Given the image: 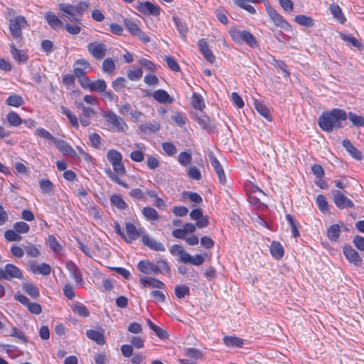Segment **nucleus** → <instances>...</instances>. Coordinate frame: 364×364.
I'll list each match as a JSON object with an SVG mask.
<instances>
[{
	"label": "nucleus",
	"mask_w": 364,
	"mask_h": 364,
	"mask_svg": "<svg viewBox=\"0 0 364 364\" xmlns=\"http://www.w3.org/2000/svg\"><path fill=\"white\" fill-rule=\"evenodd\" d=\"M73 311L82 317H88L90 316V311L82 304L77 303L71 306Z\"/></svg>",
	"instance_id": "nucleus-35"
},
{
	"label": "nucleus",
	"mask_w": 364,
	"mask_h": 364,
	"mask_svg": "<svg viewBox=\"0 0 364 364\" xmlns=\"http://www.w3.org/2000/svg\"><path fill=\"white\" fill-rule=\"evenodd\" d=\"M6 102L10 106L18 107L21 106L24 103V101L21 96L11 95L7 98Z\"/></svg>",
	"instance_id": "nucleus-50"
},
{
	"label": "nucleus",
	"mask_w": 364,
	"mask_h": 364,
	"mask_svg": "<svg viewBox=\"0 0 364 364\" xmlns=\"http://www.w3.org/2000/svg\"><path fill=\"white\" fill-rule=\"evenodd\" d=\"M347 113L341 109H333L330 112H323L318 118L321 129L327 132L338 129L343 127V122L346 121Z\"/></svg>",
	"instance_id": "nucleus-1"
},
{
	"label": "nucleus",
	"mask_w": 364,
	"mask_h": 364,
	"mask_svg": "<svg viewBox=\"0 0 364 364\" xmlns=\"http://www.w3.org/2000/svg\"><path fill=\"white\" fill-rule=\"evenodd\" d=\"M124 23L130 33L134 36H136L140 30L139 27L132 20L126 18L124 19Z\"/></svg>",
	"instance_id": "nucleus-56"
},
{
	"label": "nucleus",
	"mask_w": 364,
	"mask_h": 364,
	"mask_svg": "<svg viewBox=\"0 0 364 364\" xmlns=\"http://www.w3.org/2000/svg\"><path fill=\"white\" fill-rule=\"evenodd\" d=\"M56 147L64 154H70L74 156L76 154L75 150L65 141L55 138L53 142Z\"/></svg>",
	"instance_id": "nucleus-23"
},
{
	"label": "nucleus",
	"mask_w": 364,
	"mask_h": 364,
	"mask_svg": "<svg viewBox=\"0 0 364 364\" xmlns=\"http://www.w3.org/2000/svg\"><path fill=\"white\" fill-rule=\"evenodd\" d=\"M22 289L33 299H36L40 296L38 287L31 282H23Z\"/></svg>",
	"instance_id": "nucleus-30"
},
{
	"label": "nucleus",
	"mask_w": 364,
	"mask_h": 364,
	"mask_svg": "<svg viewBox=\"0 0 364 364\" xmlns=\"http://www.w3.org/2000/svg\"><path fill=\"white\" fill-rule=\"evenodd\" d=\"M270 253L277 259H281L284 254V247L277 241H273L269 247Z\"/></svg>",
	"instance_id": "nucleus-26"
},
{
	"label": "nucleus",
	"mask_w": 364,
	"mask_h": 364,
	"mask_svg": "<svg viewBox=\"0 0 364 364\" xmlns=\"http://www.w3.org/2000/svg\"><path fill=\"white\" fill-rule=\"evenodd\" d=\"M316 203L318 205L319 210L322 213H326L328 210V201L326 200V198L323 195L320 194V195L317 196Z\"/></svg>",
	"instance_id": "nucleus-54"
},
{
	"label": "nucleus",
	"mask_w": 364,
	"mask_h": 364,
	"mask_svg": "<svg viewBox=\"0 0 364 364\" xmlns=\"http://www.w3.org/2000/svg\"><path fill=\"white\" fill-rule=\"evenodd\" d=\"M343 254L346 259L354 265L359 267L362 263V259L356 250L351 246L345 245L343 246Z\"/></svg>",
	"instance_id": "nucleus-10"
},
{
	"label": "nucleus",
	"mask_w": 364,
	"mask_h": 364,
	"mask_svg": "<svg viewBox=\"0 0 364 364\" xmlns=\"http://www.w3.org/2000/svg\"><path fill=\"white\" fill-rule=\"evenodd\" d=\"M342 145L346 149V151L357 160H361L363 155L360 151H358L348 139H344L342 141Z\"/></svg>",
	"instance_id": "nucleus-25"
},
{
	"label": "nucleus",
	"mask_w": 364,
	"mask_h": 364,
	"mask_svg": "<svg viewBox=\"0 0 364 364\" xmlns=\"http://www.w3.org/2000/svg\"><path fill=\"white\" fill-rule=\"evenodd\" d=\"M111 203L119 210H125L127 205L121 195L114 194L110 198Z\"/></svg>",
	"instance_id": "nucleus-37"
},
{
	"label": "nucleus",
	"mask_w": 364,
	"mask_h": 364,
	"mask_svg": "<svg viewBox=\"0 0 364 364\" xmlns=\"http://www.w3.org/2000/svg\"><path fill=\"white\" fill-rule=\"evenodd\" d=\"M40 188L43 194H53L54 192V186L49 179H41L39 182Z\"/></svg>",
	"instance_id": "nucleus-34"
},
{
	"label": "nucleus",
	"mask_w": 364,
	"mask_h": 364,
	"mask_svg": "<svg viewBox=\"0 0 364 364\" xmlns=\"http://www.w3.org/2000/svg\"><path fill=\"white\" fill-rule=\"evenodd\" d=\"M58 8L63 14L68 15L71 21H80L81 18L77 16L75 6L70 4H59Z\"/></svg>",
	"instance_id": "nucleus-14"
},
{
	"label": "nucleus",
	"mask_w": 364,
	"mask_h": 364,
	"mask_svg": "<svg viewBox=\"0 0 364 364\" xmlns=\"http://www.w3.org/2000/svg\"><path fill=\"white\" fill-rule=\"evenodd\" d=\"M139 129L141 132L146 134L149 132L155 133L159 130L160 124L157 122H154L153 123L143 124L140 125Z\"/></svg>",
	"instance_id": "nucleus-42"
},
{
	"label": "nucleus",
	"mask_w": 364,
	"mask_h": 364,
	"mask_svg": "<svg viewBox=\"0 0 364 364\" xmlns=\"http://www.w3.org/2000/svg\"><path fill=\"white\" fill-rule=\"evenodd\" d=\"M14 298L23 305L26 306L31 314L38 315L42 312L41 306L38 303L31 302L26 296L16 294Z\"/></svg>",
	"instance_id": "nucleus-9"
},
{
	"label": "nucleus",
	"mask_w": 364,
	"mask_h": 364,
	"mask_svg": "<svg viewBox=\"0 0 364 364\" xmlns=\"http://www.w3.org/2000/svg\"><path fill=\"white\" fill-rule=\"evenodd\" d=\"M170 267L168 264V263L160 259H157L156 261V267H155V274H159V273H161V274H169L170 272Z\"/></svg>",
	"instance_id": "nucleus-38"
},
{
	"label": "nucleus",
	"mask_w": 364,
	"mask_h": 364,
	"mask_svg": "<svg viewBox=\"0 0 364 364\" xmlns=\"http://www.w3.org/2000/svg\"><path fill=\"white\" fill-rule=\"evenodd\" d=\"M161 146L163 150L168 156H173L177 151L176 146L171 142H164Z\"/></svg>",
	"instance_id": "nucleus-62"
},
{
	"label": "nucleus",
	"mask_w": 364,
	"mask_h": 364,
	"mask_svg": "<svg viewBox=\"0 0 364 364\" xmlns=\"http://www.w3.org/2000/svg\"><path fill=\"white\" fill-rule=\"evenodd\" d=\"M175 295L178 299H183L190 295V289L186 285H177L174 289Z\"/></svg>",
	"instance_id": "nucleus-49"
},
{
	"label": "nucleus",
	"mask_w": 364,
	"mask_h": 364,
	"mask_svg": "<svg viewBox=\"0 0 364 364\" xmlns=\"http://www.w3.org/2000/svg\"><path fill=\"white\" fill-rule=\"evenodd\" d=\"M188 176L191 179L199 181L201 179L200 171L195 166H191L188 170Z\"/></svg>",
	"instance_id": "nucleus-59"
},
{
	"label": "nucleus",
	"mask_w": 364,
	"mask_h": 364,
	"mask_svg": "<svg viewBox=\"0 0 364 364\" xmlns=\"http://www.w3.org/2000/svg\"><path fill=\"white\" fill-rule=\"evenodd\" d=\"M153 97L161 104H171L173 99L164 90H157L152 94Z\"/></svg>",
	"instance_id": "nucleus-20"
},
{
	"label": "nucleus",
	"mask_w": 364,
	"mask_h": 364,
	"mask_svg": "<svg viewBox=\"0 0 364 364\" xmlns=\"http://www.w3.org/2000/svg\"><path fill=\"white\" fill-rule=\"evenodd\" d=\"M14 229L18 233H27L29 230V225L25 222H17L14 225Z\"/></svg>",
	"instance_id": "nucleus-60"
},
{
	"label": "nucleus",
	"mask_w": 364,
	"mask_h": 364,
	"mask_svg": "<svg viewBox=\"0 0 364 364\" xmlns=\"http://www.w3.org/2000/svg\"><path fill=\"white\" fill-rule=\"evenodd\" d=\"M137 267L140 272L146 274H149L152 272L155 274L156 264H153L149 260L140 261L137 264Z\"/></svg>",
	"instance_id": "nucleus-27"
},
{
	"label": "nucleus",
	"mask_w": 364,
	"mask_h": 364,
	"mask_svg": "<svg viewBox=\"0 0 364 364\" xmlns=\"http://www.w3.org/2000/svg\"><path fill=\"white\" fill-rule=\"evenodd\" d=\"M139 11L146 15L157 16L160 14L161 9L158 5L149 1L140 3L138 6Z\"/></svg>",
	"instance_id": "nucleus-12"
},
{
	"label": "nucleus",
	"mask_w": 364,
	"mask_h": 364,
	"mask_svg": "<svg viewBox=\"0 0 364 364\" xmlns=\"http://www.w3.org/2000/svg\"><path fill=\"white\" fill-rule=\"evenodd\" d=\"M45 18L50 27L54 30L63 28V21L53 12L48 11L45 14Z\"/></svg>",
	"instance_id": "nucleus-18"
},
{
	"label": "nucleus",
	"mask_w": 364,
	"mask_h": 364,
	"mask_svg": "<svg viewBox=\"0 0 364 364\" xmlns=\"http://www.w3.org/2000/svg\"><path fill=\"white\" fill-rule=\"evenodd\" d=\"M142 73L143 72L141 68L131 70L127 73V77L132 81H136L141 78Z\"/></svg>",
	"instance_id": "nucleus-64"
},
{
	"label": "nucleus",
	"mask_w": 364,
	"mask_h": 364,
	"mask_svg": "<svg viewBox=\"0 0 364 364\" xmlns=\"http://www.w3.org/2000/svg\"><path fill=\"white\" fill-rule=\"evenodd\" d=\"M223 342L227 346L242 347L244 340L235 336H227L223 338Z\"/></svg>",
	"instance_id": "nucleus-36"
},
{
	"label": "nucleus",
	"mask_w": 364,
	"mask_h": 364,
	"mask_svg": "<svg viewBox=\"0 0 364 364\" xmlns=\"http://www.w3.org/2000/svg\"><path fill=\"white\" fill-rule=\"evenodd\" d=\"M191 103L193 107L198 110H202L205 107L202 96L196 92H194L192 95Z\"/></svg>",
	"instance_id": "nucleus-43"
},
{
	"label": "nucleus",
	"mask_w": 364,
	"mask_h": 364,
	"mask_svg": "<svg viewBox=\"0 0 364 364\" xmlns=\"http://www.w3.org/2000/svg\"><path fill=\"white\" fill-rule=\"evenodd\" d=\"M266 11L270 19L277 26L285 30L290 28V25L287 21L270 5H266Z\"/></svg>",
	"instance_id": "nucleus-6"
},
{
	"label": "nucleus",
	"mask_w": 364,
	"mask_h": 364,
	"mask_svg": "<svg viewBox=\"0 0 364 364\" xmlns=\"http://www.w3.org/2000/svg\"><path fill=\"white\" fill-rule=\"evenodd\" d=\"M86 336H87L88 338L94 341L98 345H103L105 343L103 331H98L90 329L86 331Z\"/></svg>",
	"instance_id": "nucleus-24"
},
{
	"label": "nucleus",
	"mask_w": 364,
	"mask_h": 364,
	"mask_svg": "<svg viewBox=\"0 0 364 364\" xmlns=\"http://www.w3.org/2000/svg\"><path fill=\"white\" fill-rule=\"evenodd\" d=\"M198 46L203 57L210 63H213L215 58L213 52L209 49L206 41L205 39H200L198 43Z\"/></svg>",
	"instance_id": "nucleus-16"
},
{
	"label": "nucleus",
	"mask_w": 364,
	"mask_h": 364,
	"mask_svg": "<svg viewBox=\"0 0 364 364\" xmlns=\"http://www.w3.org/2000/svg\"><path fill=\"white\" fill-rule=\"evenodd\" d=\"M87 48L88 52L97 60L102 59L105 56L107 50L105 44L98 42L90 43Z\"/></svg>",
	"instance_id": "nucleus-8"
},
{
	"label": "nucleus",
	"mask_w": 364,
	"mask_h": 364,
	"mask_svg": "<svg viewBox=\"0 0 364 364\" xmlns=\"http://www.w3.org/2000/svg\"><path fill=\"white\" fill-rule=\"evenodd\" d=\"M107 158L111 164L122 161V154L115 149L109 150L107 154Z\"/></svg>",
	"instance_id": "nucleus-47"
},
{
	"label": "nucleus",
	"mask_w": 364,
	"mask_h": 364,
	"mask_svg": "<svg viewBox=\"0 0 364 364\" xmlns=\"http://www.w3.org/2000/svg\"><path fill=\"white\" fill-rule=\"evenodd\" d=\"M89 69H90V63L83 58L76 60L73 65L74 73L77 78L83 77Z\"/></svg>",
	"instance_id": "nucleus-13"
},
{
	"label": "nucleus",
	"mask_w": 364,
	"mask_h": 364,
	"mask_svg": "<svg viewBox=\"0 0 364 364\" xmlns=\"http://www.w3.org/2000/svg\"><path fill=\"white\" fill-rule=\"evenodd\" d=\"M340 37L343 41L350 43L352 46L357 48L359 50H361L363 48L362 43L353 36H348L344 33H341Z\"/></svg>",
	"instance_id": "nucleus-48"
},
{
	"label": "nucleus",
	"mask_w": 364,
	"mask_h": 364,
	"mask_svg": "<svg viewBox=\"0 0 364 364\" xmlns=\"http://www.w3.org/2000/svg\"><path fill=\"white\" fill-rule=\"evenodd\" d=\"M27 25V21L24 16H17L9 20V31L11 36L16 40L22 39V29Z\"/></svg>",
	"instance_id": "nucleus-3"
},
{
	"label": "nucleus",
	"mask_w": 364,
	"mask_h": 364,
	"mask_svg": "<svg viewBox=\"0 0 364 364\" xmlns=\"http://www.w3.org/2000/svg\"><path fill=\"white\" fill-rule=\"evenodd\" d=\"M212 166L216 172L220 183L224 184L226 182L225 173L219 161L217 159L215 156L211 153L208 155Z\"/></svg>",
	"instance_id": "nucleus-15"
},
{
	"label": "nucleus",
	"mask_w": 364,
	"mask_h": 364,
	"mask_svg": "<svg viewBox=\"0 0 364 364\" xmlns=\"http://www.w3.org/2000/svg\"><path fill=\"white\" fill-rule=\"evenodd\" d=\"M11 46V53L13 58L19 62L24 63L27 60L28 57L26 55L22 53L21 50L17 49L16 46L12 43Z\"/></svg>",
	"instance_id": "nucleus-44"
},
{
	"label": "nucleus",
	"mask_w": 364,
	"mask_h": 364,
	"mask_svg": "<svg viewBox=\"0 0 364 364\" xmlns=\"http://www.w3.org/2000/svg\"><path fill=\"white\" fill-rule=\"evenodd\" d=\"M6 119L9 124L13 127H18L21 123H23V120L20 117V116L15 112H10L6 115Z\"/></svg>",
	"instance_id": "nucleus-41"
},
{
	"label": "nucleus",
	"mask_w": 364,
	"mask_h": 364,
	"mask_svg": "<svg viewBox=\"0 0 364 364\" xmlns=\"http://www.w3.org/2000/svg\"><path fill=\"white\" fill-rule=\"evenodd\" d=\"M105 171L112 181L117 183L119 185H121L122 186L126 188H129L128 184L123 182L114 173L112 172V171L109 168H106Z\"/></svg>",
	"instance_id": "nucleus-55"
},
{
	"label": "nucleus",
	"mask_w": 364,
	"mask_h": 364,
	"mask_svg": "<svg viewBox=\"0 0 364 364\" xmlns=\"http://www.w3.org/2000/svg\"><path fill=\"white\" fill-rule=\"evenodd\" d=\"M48 243L50 248L55 253H58L62 250V246L53 235H49Z\"/></svg>",
	"instance_id": "nucleus-53"
},
{
	"label": "nucleus",
	"mask_w": 364,
	"mask_h": 364,
	"mask_svg": "<svg viewBox=\"0 0 364 364\" xmlns=\"http://www.w3.org/2000/svg\"><path fill=\"white\" fill-rule=\"evenodd\" d=\"M294 20L297 23L306 27L311 28L314 26V20L310 16L305 15H297L295 16Z\"/></svg>",
	"instance_id": "nucleus-40"
},
{
	"label": "nucleus",
	"mask_w": 364,
	"mask_h": 364,
	"mask_svg": "<svg viewBox=\"0 0 364 364\" xmlns=\"http://www.w3.org/2000/svg\"><path fill=\"white\" fill-rule=\"evenodd\" d=\"M107 83L104 80L99 79L96 81L92 82L90 91L102 92L106 90Z\"/></svg>",
	"instance_id": "nucleus-45"
},
{
	"label": "nucleus",
	"mask_w": 364,
	"mask_h": 364,
	"mask_svg": "<svg viewBox=\"0 0 364 364\" xmlns=\"http://www.w3.org/2000/svg\"><path fill=\"white\" fill-rule=\"evenodd\" d=\"M141 212L145 219L148 221L153 223L159 219V215L154 208L145 207L142 209Z\"/></svg>",
	"instance_id": "nucleus-29"
},
{
	"label": "nucleus",
	"mask_w": 364,
	"mask_h": 364,
	"mask_svg": "<svg viewBox=\"0 0 364 364\" xmlns=\"http://www.w3.org/2000/svg\"><path fill=\"white\" fill-rule=\"evenodd\" d=\"M183 197H188L191 202L200 203L203 201L201 196L195 192L185 191L183 193Z\"/></svg>",
	"instance_id": "nucleus-61"
},
{
	"label": "nucleus",
	"mask_w": 364,
	"mask_h": 364,
	"mask_svg": "<svg viewBox=\"0 0 364 364\" xmlns=\"http://www.w3.org/2000/svg\"><path fill=\"white\" fill-rule=\"evenodd\" d=\"M125 228L127 237L125 235L124 240L127 242L132 243L134 240H136L141 235L139 231L132 223H127Z\"/></svg>",
	"instance_id": "nucleus-19"
},
{
	"label": "nucleus",
	"mask_w": 364,
	"mask_h": 364,
	"mask_svg": "<svg viewBox=\"0 0 364 364\" xmlns=\"http://www.w3.org/2000/svg\"><path fill=\"white\" fill-rule=\"evenodd\" d=\"M102 67L103 72L107 74L112 73L113 71L116 70V64L110 58L104 60Z\"/></svg>",
	"instance_id": "nucleus-46"
},
{
	"label": "nucleus",
	"mask_w": 364,
	"mask_h": 364,
	"mask_svg": "<svg viewBox=\"0 0 364 364\" xmlns=\"http://www.w3.org/2000/svg\"><path fill=\"white\" fill-rule=\"evenodd\" d=\"M104 117L107 122L112 125L114 132L125 133L128 129V126L125 121L114 112H107L104 114Z\"/></svg>",
	"instance_id": "nucleus-4"
},
{
	"label": "nucleus",
	"mask_w": 364,
	"mask_h": 364,
	"mask_svg": "<svg viewBox=\"0 0 364 364\" xmlns=\"http://www.w3.org/2000/svg\"><path fill=\"white\" fill-rule=\"evenodd\" d=\"M173 21L175 23V26L177 28V30L178 31L181 37L183 38V41L186 40V33L188 32V26L186 23L184 21L181 20L177 16H173Z\"/></svg>",
	"instance_id": "nucleus-28"
},
{
	"label": "nucleus",
	"mask_w": 364,
	"mask_h": 364,
	"mask_svg": "<svg viewBox=\"0 0 364 364\" xmlns=\"http://www.w3.org/2000/svg\"><path fill=\"white\" fill-rule=\"evenodd\" d=\"M229 33L232 39L236 43H241L243 42L252 48H256L259 46V43L256 38L250 32L246 30H239L233 27L230 29Z\"/></svg>",
	"instance_id": "nucleus-2"
},
{
	"label": "nucleus",
	"mask_w": 364,
	"mask_h": 364,
	"mask_svg": "<svg viewBox=\"0 0 364 364\" xmlns=\"http://www.w3.org/2000/svg\"><path fill=\"white\" fill-rule=\"evenodd\" d=\"M197 122L202 129L206 130L209 133L213 132L215 128L210 119L205 114L198 116Z\"/></svg>",
	"instance_id": "nucleus-22"
},
{
	"label": "nucleus",
	"mask_w": 364,
	"mask_h": 364,
	"mask_svg": "<svg viewBox=\"0 0 364 364\" xmlns=\"http://www.w3.org/2000/svg\"><path fill=\"white\" fill-rule=\"evenodd\" d=\"M13 279H23V273L18 267L7 264L4 268H0V279L11 281Z\"/></svg>",
	"instance_id": "nucleus-5"
},
{
	"label": "nucleus",
	"mask_w": 364,
	"mask_h": 364,
	"mask_svg": "<svg viewBox=\"0 0 364 364\" xmlns=\"http://www.w3.org/2000/svg\"><path fill=\"white\" fill-rule=\"evenodd\" d=\"M185 354L188 357L194 359H199L202 358L203 354L198 349L194 348H187L185 349Z\"/></svg>",
	"instance_id": "nucleus-63"
},
{
	"label": "nucleus",
	"mask_w": 364,
	"mask_h": 364,
	"mask_svg": "<svg viewBox=\"0 0 364 364\" xmlns=\"http://www.w3.org/2000/svg\"><path fill=\"white\" fill-rule=\"evenodd\" d=\"M329 10L333 16L336 18L340 23H344L346 21L341 7L334 3L330 4Z\"/></svg>",
	"instance_id": "nucleus-31"
},
{
	"label": "nucleus",
	"mask_w": 364,
	"mask_h": 364,
	"mask_svg": "<svg viewBox=\"0 0 364 364\" xmlns=\"http://www.w3.org/2000/svg\"><path fill=\"white\" fill-rule=\"evenodd\" d=\"M4 237L9 242L20 241L21 239V237L15 231V230H8L5 231Z\"/></svg>",
	"instance_id": "nucleus-57"
},
{
	"label": "nucleus",
	"mask_w": 364,
	"mask_h": 364,
	"mask_svg": "<svg viewBox=\"0 0 364 364\" xmlns=\"http://www.w3.org/2000/svg\"><path fill=\"white\" fill-rule=\"evenodd\" d=\"M255 107L257 111L265 119H267L268 121L272 120L269 109L265 105L257 100H255Z\"/></svg>",
	"instance_id": "nucleus-39"
},
{
	"label": "nucleus",
	"mask_w": 364,
	"mask_h": 364,
	"mask_svg": "<svg viewBox=\"0 0 364 364\" xmlns=\"http://www.w3.org/2000/svg\"><path fill=\"white\" fill-rule=\"evenodd\" d=\"M178 161L183 166H187L192 161V156L187 151H182L179 154Z\"/></svg>",
	"instance_id": "nucleus-52"
},
{
	"label": "nucleus",
	"mask_w": 364,
	"mask_h": 364,
	"mask_svg": "<svg viewBox=\"0 0 364 364\" xmlns=\"http://www.w3.org/2000/svg\"><path fill=\"white\" fill-rule=\"evenodd\" d=\"M31 269L33 273H38L44 276L50 274L51 272L50 266L46 263H41L39 265L33 263L31 265Z\"/></svg>",
	"instance_id": "nucleus-32"
},
{
	"label": "nucleus",
	"mask_w": 364,
	"mask_h": 364,
	"mask_svg": "<svg viewBox=\"0 0 364 364\" xmlns=\"http://www.w3.org/2000/svg\"><path fill=\"white\" fill-rule=\"evenodd\" d=\"M66 268L71 274V277L74 279L76 284L82 283V278L81 272L77 266L72 261H69L66 263Z\"/></svg>",
	"instance_id": "nucleus-21"
},
{
	"label": "nucleus",
	"mask_w": 364,
	"mask_h": 364,
	"mask_svg": "<svg viewBox=\"0 0 364 364\" xmlns=\"http://www.w3.org/2000/svg\"><path fill=\"white\" fill-rule=\"evenodd\" d=\"M349 119L354 126L361 127L364 125V117L355 113L349 112Z\"/></svg>",
	"instance_id": "nucleus-58"
},
{
	"label": "nucleus",
	"mask_w": 364,
	"mask_h": 364,
	"mask_svg": "<svg viewBox=\"0 0 364 364\" xmlns=\"http://www.w3.org/2000/svg\"><path fill=\"white\" fill-rule=\"evenodd\" d=\"M234 1L238 6L246 10L250 14H252L255 13V8L247 4L250 2H255V0H235Z\"/></svg>",
	"instance_id": "nucleus-51"
},
{
	"label": "nucleus",
	"mask_w": 364,
	"mask_h": 364,
	"mask_svg": "<svg viewBox=\"0 0 364 364\" xmlns=\"http://www.w3.org/2000/svg\"><path fill=\"white\" fill-rule=\"evenodd\" d=\"M333 202L336 206L339 209L346 208H353L354 204L351 200L345 196L340 191H333L331 192Z\"/></svg>",
	"instance_id": "nucleus-7"
},
{
	"label": "nucleus",
	"mask_w": 364,
	"mask_h": 364,
	"mask_svg": "<svg viewBox=\"0 0 364 364\" xmlns=\"http://www.w3.org/2000/svg\"><path fill=\"white\" fill-rule=\"evenodd\" d=\"M142 243L154 251L164 252L166 248L164 245L159 241L149 237L147 234L144 233L141 235Z\"/></svg>",
	"instance_id": "nucleus-11"
},
{
	"label": "nucleus",
	"mask_w": 364,
	"mask_h": 364,
	"mask_svg": "<svg viewBox=\"0 0 364 364\" xmlns=\"http://www.w3.org/2000/svg\"><path fill=\"white\" fill-rule=\"evenodd\" d=\"M140 283L144 287L156 288L164 289L166 285L161 281L151 277H143L140 279Z\"/></svg>",
	"instance_id": "nucleus-17"
},
{
	"label": "nucleus",
	"mask_w": 364,
	"mask_h": 364,
	"mask_svg": "<svg viewBox=\"0 0 364 364\" xmlns=\"http://www.w3.org/2000/svg\"><path fill=\"white\" fill-rule=\"evenodd\" d=\"M340 234L341 229L338 224L331 225L327 230V237L331 242L338 241Z\"/></svg>",
	"instance_id": "nucleus-33"
}]
</instances>
